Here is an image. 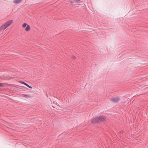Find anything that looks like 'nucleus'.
<instances>
[{
    "label": "nucleus",
    "instance_id": "nucleus-7",
    "mask_svg": "<svg viewBox=\"0 0 148 148\" xmlns=\"http://www.w3.org/2000/svg\"><path fill=\"white\" fill-rule=\"evenodd\" d=\"M22 0H14L13 2L14 3L17 4L21 2Z\"/></svg>",
    "mask_w": 148,
    "mask_h": 148
},
{
    "label": "nucleus",
    "instance_id": "nucleus-5",
    "mask_svg": "<svg viewBox=\"0 0 148 148\" xmlns=\"http://www.w3.org/2000/svg\"><path fill=\"white\" fill-rule=\"evenodd\" d=\"M19 82L20 83H21L26 86H27V87H28L29 88H32V87L31 86L29 85L28 84H26V83H25L24 82H23L22 81H20V82Z\"/></svg>",
    "mask_w": 148,
    "mask_h": 148
},
{
    "label": "nucleus",
    "instance_id": "nucleus-8",
    "mask_svg": "<svg viewBox=\"0 0 148 148\" xmlns=\"http://www.w3.org/2000/svg\"><path fill=\"white\" fill-rule=\"evenodd\" d=\"M30 26L29 25H27L25 30L26 31H28L30 30Z\"/></svg>",
    "mask_w": 148,
    "mask_h": 148
},
{
    "label": "nucleus",
    "instance_id": "nucleus-12",
    "mask_svg": "<svg viewBox=\"0 0 148 148\" xmlns=\"http://www.w3.org/2000/svg\"><path fill=\"white\" fill-rule=\"evenodd\" d=\"M72 58L73 59H75L76 58V57L74 56H73L72 57Z\"/></svg>",
    "mask_w": 148,
    "mask_h": 148
},
{
    "label": "nucleus",
    "instance_id": "nucleus-6",
    "mask_svg": "<svg viewBox=\"0 0 148 148\" xmlns=\"http://www.w3.org/2000/svg\"><path fill=\"white\" fill-rule=\"evenodd\" d=\"M97 118L94 119L92 121V123H95L99 122L100 121L99 119H96Z\"/></svg>",
    "mask_w": 148,
    "mask_h": 148
},
{
    "label": "nucleus",
    "instance_id": "nucleus-10",
    "mask_svg": "<svg viewBox=\"0 0 148 148\" xmlns=\"http://www.w3.org/2000/svg\"><path fill=\"white\" fill-rule=\"evenodd\" d=\"M27 25L26 23H24L22 25V27H23L24 28L26 27V26H27Z\"/></svg>",
    "mask_w": 148,
    "mask_h": 148
},
{
    "label": "nucleus",
    "instance_id": "nucleus-11",
    "mask_svg": "<svg viewBox=\"0 0 148 148\" xmlns=\"http://www.w3.org/2000/svg\"><path fill=\"white\" fill-rule=\"evenodd\" d=\"M5 85V84L4 83H0V86H4Z\"/></svg>",
    "mask_w": 148,
    "mask_h": 148
},
{
    "label": "nucleus",
    "instance_id": "nucleus-4",
    "mask_svg": "<svg viewBox=\"0 0 148 148\" xmlns=\"http://www.w3.org/2000/svg\"><path fill=\"white\" fill-rule=\"evenodd\" d=\"M96 119H99L100 121H103L105 119V118L103 116H100L98 117Z\"/></svg>",
    "mask_w": 148,
    "mask_h": 148
},
{
    "label": "nucleus",
    "instance_id": "nucleus-9",
    "mask_svg": "<svg viewBox=\"0 0 148 148\" xmlns=\"http://www.w3.org/2000/svg\"><path fill=\"white\" fill-rule=\"evenodd\" d=\"M23 95V96L26 98H29L30 97L29 96L27 95Z\"/></svg>",
    "mask_w": 148,
    "mask_h": 148
},
{
    "label": "nucleus",
    "instance_id": "nucleus-2",
    "mask_svg": "<svg viewBox=\"0 0 148 148\" xmlns=\"http://www.w3.org/2000/svg\"><path fill=\"white\" fill-rule=\"evenodd\" d=\"M71 3H73L72 4V5H76L77 4L75 3H80V0H73L71 1Z\"/></svg>",
    "mask_w": 148,
    "mask_h": 148
},
{
    "label": "nucleus",
    "instance_id": "nucleus-3",
    "mask_svg": "<svg viewBox=\"0 0 148 148\" xmlns=\"http://www.w3.org/2000/svg\"><path fill=\"white\" fill-rule=\"evenodd\" d=\"M120 99L117 97L113 98L112 101L114 103H116L119 101Z\"/></svg>",
    "mask_w": 148,
    "mask_h": 148
},
{
    "label": "nucleus",
    "instance_id": "nucleus-1",
    "mask_svg": "<svg viewBox=\"0 0 148 148\" xmlns=\"http://www.w3.org/2000/svg\"><path fill=\"white\" fill-rule=\"evenodd\" d=\"M13 22L12 20H10L5 23L0 27V31L4 30Z\"/></svg>",
    "mask_w": 148,
    "mask_h": 148
}]
</instances>
